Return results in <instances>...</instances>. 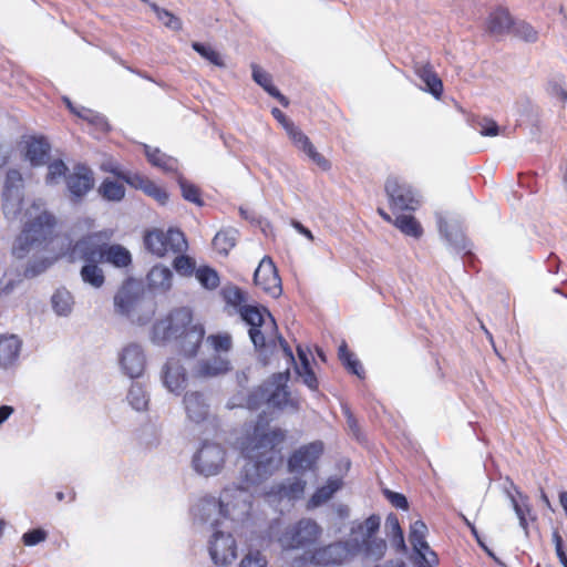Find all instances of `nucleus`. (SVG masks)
<instances>
[{"label":"nucleus","instance_id":"1","mask_svg":"<svg viewBox=\"0 0 567 567\" xmlns=\"http://www.w3.org/2000/svg\"><path fill=\"white\" fill-rule=\"evenodd\" d=\"M286 439V431L276 427L264 431L256 426L251 435L241 443V453L246 463L241 468V481L248 485H258L270 476L276 468L277 446Z\"/></svg>","mask_w":567,"mask_h":567},{"label":"nucleus","instance_id":"2","mask_svg":"<svg viewBox=\"0 0 567 567\" xmlns=\"http://www.w3.org/2000/svg\"><path fill=\"white\" fill-rule=\"evenodd\" d=\"M204 337V326L193 322V311L188 307L173 309L166 318L156 320L151 329V341L154 344L174 340L179 352L187 358L197 355Z\"/></svg>","mask_w":567,"mask_h":567},{"label":"nucleus","instance_id":"3","mask_svg":"<svg viewBox=\"0 0 567 567\" xmlns=\"http://www.w3.org/2000/svg\"><path fill=\"white\" fill-rule=\"evenodd\" d=\"M114 307L117 313L125 316L132 323L145 326L153 319L157 303L141 281L128 278L114 296Z\"/></svg>","mask_w":567,"mask_h":567},{"label":"nucleus","instance_id":"4","mask_svg":"<svg viewBox=\"0 0 567 567\" xmlns=\"http://www.w3.org/2000/svg\"><path fill=\"white\" fill-rule=\"evenodd\" d=\"M55 218L42 212L28 221L12 246V255L18 259L25 258L31 251H42L53 238Z\"/></svg>","mask_w":567,"mask_h":567},{"label":"nucleus","instance_id":"5","mask_svg":"<svg viewBox=\"0 0 567 567\" xmlns=\"http://www.w3.org/2000/svg\"><path fill=\"white\" fill-rule=\"evenodd\" d=\"M322 532V527L315 519L303 517L288 525L278 537V543L285 550L302 549L307 557L318 545Z\"/></svg>","mask_w":567,"mask_h":567},{"label":"nucleus","instance_id":"6","mask_svg":"<svg viewBox=\"0 0 567 567\" xmlns=\"http://www.w3.org/2000/svg\"><path fill=\"white\" fill-rule=\"evenodd\" d=\"M238 313L240 319L249 326L248 334L255 350L260 355L265 354L267 352V342L261 327L269 324L271 330L277 332V322L274 316L267 307L259 303L241 306L238 309Z\"/></svg>","mask_w":567,"mask_h":567},{"label":"nucleus","instance_id":"7","mask_svg":"<svg viewBox=\"0 0 567 567\" xmlns=\"http://www.w3.org/2000/svg\"><path fill=\"white\" fill-rule=\"evenodd\" d=\"M112 233L107 230H100L89 233L79 238L69 250V258L71 261L83 260L84 264H100L103 262L104 248L110 239Z\"/></svg>","mask_w":567,"mask_h":567},{"label":"nucleus","instance_id":"8","mask_svg":"<svg viewBox=\"0 0 567 567\" xmlns=\"http://www.w3.org/2000/svg\"><path fill=\"white\" fill-rule=\"evenodd\" d=\"M324 453V443L320 440L303 444L291 452L287 460V470L297 476L306 473L317 474L319 460Z\"/></svg>","mask_w":567,"mask_h":567},{"label":"nucleus","instance_id":"9","mask_svg":"<svg viewBox=\"0 0 567 567\" xmlns=\"http://www.w3.org/2000/svg\"><path fill=\"white\" fill-rule=\"evenodd\" d=\"M225 449L214 442L204 441L194 454L192 464L196 473L209 477L220 473L225 464Z\"/></svg>","mask_w":567,"mask_h":567},{"label":"nucleus","instance_id":"10","mask_svg":"<svg viewBox=\"0 0 567 567\" xmlns=\"http://www.w3.org/2000/svg\"><path fill=\"white\" fill-rule=\"evenodd\" d=\"M220 522L214 519V533L209 540L208 551L213 563L217 566L231 564L237 557V544L231 533L219 529Z\"/></svg>","mask_w":567,"mask_h":567},{"label":"nucleus","instance_id":"11","mask_svg":"<svg viewBox=\"0 0 567 567\" xmlns=\"http://www.w3.org/2000/svg\"><path fill=\"white\" fill-rule=\"evenodd\" d=\"M23 203V178L18 169L7 172L2 190V210L7 219L13 220L21 212Z\"/></svg>","mask_w":567,"mask_h":567},{"label":"nucleus","instance_id":"12","mask_svg":"<svg viewBox=\"0 0 567 567\" xmlns=\"http://www.w3.org/2000/svg\"><path fill=\"white\" fill-rule=\"evenodd\" d=\"M390 208L394 210L414 212L420 206L419 193L408 183L396 177H389L384 185Z\"/></svg>","mask_w":567,"mask_h":567},{"label":"nucleus","instance_id":"13","mask_svg":"<svg viewBox=\"0 0 567 567\" xmlns=\"http://www.w3.org/2000/svg\"><path fill=\"white\" fill-rule=\"evenodd\" d=\"M352 556L350 539H348L344 542H334L327 546H316L306 559L317 566H329L341 565Z\"/></svg>","mask_w":567,"mask_h":567},{"label":"nucleus","instance_id":"14","mask_svg":"<svg viewBox=\"0 0 567 567\" xmlns=\"http://www.w3.org/2000/svg\"><path fill=\"white\" fill-rule=\"evenodd\" d=\"M254 284L274 298L282 293L278 269L269 256H265L256 268Z\"/></svg>","mask_w":567,"mask_h":567},{"label":"nucleus","instance_id":"15","mask_svg":"<svg viewBox=\"0 0 567 567\" xmlns=\"http://www.w3.org/2000/svg\"><path fill=\"white\" fill-rule=\"evenodd\" d=\"M426 533V524L417 519L410 525L409 539L420 558L421 567H435L439 564V558L436 553L430 548L429 543L425 540Z\"/></svg>","mask_w":567,"mask_h":567},{"label":"nucleus","instance_id":"16","mask_svg":"<svg viewBox=\"0 0 567 567\" xmlns=\"http://www.w3.org/2000/svg\"><path fill=\"white\" fill-rule=\"evenodd\" d=\"M94 182L93 171L87 165L82 163L74 165L73 172L68 175L65 181L71 200L81 202L93 189Z\"/></svg>","mask_w":567,"mask_h":567},{"label":"nucleus","instance_id":"17","mask_svg":"<svg viewBox=\"0 0 567 567\" xmlns=\"http://www.w3.org/2000/svg\"><path fill=\"white\" fill-rule=\"evenodd\" d=\"M436 223L441 236L455 250L456 254L471 256L466 237L456 223H449L441 214H436Z\"/></svg>","mask_w":567,"mask_h":567},{"label":"nucleus","instance_id":"18","mask_svg":"<svg viewBox=\"0 0 567 567\" xmlns=\"http://www.w3.org/2000/svg\"><path fill=\"white\" fill-rule=\"evenodd\" d=\"M193 514L202 523H213L214 519L220 522V518L227 519L229 517V508L228 504L223 499H218L215 496H205L194 507Z\"/></svg>","mask_w":567,"mask_h":567},{"label":"nucleus","instance_id":"19","mask_svg":"<svg viewBox=\"0 0 567 567\" xmlns=\"http://www.w3.org/2000/svg\"><path fill=\"white\" fill-rule=\"evenodd\" d=\"M286 133L293 145L306 153L322 171H329L331 168V163L322 154L317 152L309 137L296 124L290 125Z\"/></svg>","mask_w":567,"mask_h":567},{"label":"nucleus","instance_id":"20","mask_svg":"<svg viewBox=\"0 0 567 567\" xmlns=\"http://www.w3.org/2000/svg\"><path fill=\"white\" fill-rule=\"evenodd\" d=\"M146 358L141 346L131 343L123 349L120 364L123 372L131 379L140 378L145 369Z\"/></svg>","mask_w":567,"mask_h":567},{"label":"nucleus","instance_id":"21","mask_svg":"<svg viewBox=\"0 0 567 567\" xmlns=\"http://www.w3.org/2000/svg\"><path fill=\"white\" fill-rule=\"evenodd\" d=\"M353 556L363 553L364 557L374 561L381 560L386 551V542L383 538L369 537L350 539Z\"/></svg>","mask_w":567,"mask_h":567},{"label":"nucleus","instance_id":"22","mask_svg":"<svg viewBox=\"0 0 567 567\" xmlns=\"http://www.w3.org/2000/svg\"><path fill=\"white\" fill-rule=\"evenodd\" d=\"M163 383L174 393H179L186 388V370L178 360L171 359L165 363L163 369Z\"/></svg>","mask_w":567,"mask_h":567},{"label":"nucleus","instance_id":"23","mask_svg":"<svg viewBox=\"0 0 567 567\" xmlns=\"http://www.w3.org/2000/svg\"><path fill=\"white\" fill-rule=\"evenodd\" d=\"M51 144L45 136H33L25 145V158L32 167L43 166L50 158Z\"/></svg>","mask_w":567,"mask_h":567},{"label":"nucleus","instance_id":"24","mask_svg":"<svg viewBox=\"0 0 567 567\" xmlns=\"http://www.w3.org/2000/svg\"><path fill=\"white\" fill-rule=\"evenodd\" d=\"M63 102L72 114L86 121L99 132L106 134L111 131V125L103 114L84 106H75L68 96H63Z\"/></svg>","mask_w":567,"mask_h":567},{"label":"nucleus","instance_id":"25","mask_svg":"<svg viewBox=\"0 0 567 567\" xmlns=\"http://www.w3.org/2000/svg\"><path fill=\"white\" fill-rule=\"evenodd\" d=\"M184 405L187 417L190 421L195 423H200L207 419L209 405L206 402L205 395L202 392H187L184 395Z\"/></svg>","mask_w":567,"mask_h":567},{"label":"nucleus","instance_id":"26","mask_svg":"<svg viewBox=\"0 0 567 567\" xmlns=\"http://www.w3.org/2000/svg\"><path fill=\"white\" fill-rule=\"evenodd\" d=\"M143 151L152 166L161 168L166 173H177L178 161L175 157L167 155L158 147H152L147 144H143Z\"/></svg>","mask_w":567,"mask_h":567},{"label":"nucleus","instance_id":"27","mask_svg":"<svg viewBox=\"0 0 567 567\" xmlns=\"http://www.w3.org/2000/svg\"><path fill=\"white\" fill-rule=\"evenodd\" d=\"M252 80L260 85L271 97L276 99L284 107L289 105V100L277 86L274 85L271 75L264 71L259 65L252 63Z\"/></svg>","mask_w":567,"mask_h":567},{"label":"nucleus","instance_id":"28","mask_svg":"<svg viewBox=\"0 0 567 567\" xmlns=\"http://www.w3.org/2000/svg\"><path fill=\"white\" fill-rule=\"evenodd\" d=\"M147 284L150 289L166 292L173 285L172 270L163 265H155L147 274Z\"/></svg>","mask_w":567,"mask_h":567},{"label":"nucleus","instance_id":"29","mask_svg":"<svg viewBox=\"0 0 567 567\" xmlns=\"http://www.w3.org/2000/svg\"><path fill=\"white\" fill-rule=\"evenodd\" d=\"M513 22L514 19L507 9L497 8L487 18V31L494 35H502L511 31Z\"/></svg>","mask_w":567,"mask_h":567},{"label":"nucleus","instance_id":"30","mask_svg":"<svg viewBox=\"0 0 567 567\" xmlns=\"http://www.w3.org/2000/svg\"><path fill=\"white\" fill-rule=\"evenodd\" d=\"M21 341L17 336L0 337V367L7 368L17 361Z\"/></svg>","mask_w":567,"mask_h":567},{"label":"nucleus","instance_id":"31","mask_svg":"<svg viewBox=\"0 0 567 567\" xmlns=\"http://www.w3.org/2000/svg\"><path fill=\"white\" fill-rule=\"evenodd\" d=\"M417 76L424 83V90L433 95L435 99H440L443 94V83L439 75L434 72L430 63L423 64L416 69Z\"/></svg>","mask_w":567,"mask_h":567},{"label":"nucleus","instance_id":"32","mask_svg":"<svg viewBox=\"0 0 567 567\" xmlns=\"http://www.w3.org/2000/svg\"><path fill=\"white\" fill-rule=\"evenodd\" d=\"M239 231L236 228L227 227L216 233L213 238L214 249L221 256H228L229 251L237 245Z\"/></svg>","mask_w":567,"mask_h":567},{"label":"nucleus","instance_id":"33","mask_svg":"<svg viewBox=\"0 0 567 567\" xmlns=\"http://www.w3.org/2000/svg\"><path fill=\"white\" fill-rule=\"evenodd\" d=\"M103 262L111 264L116 268H125L132 264L131 252L118 244L109 245L104 248Z\"/></svg>","mask_w":567,"mask_h":567},{"label":"nucleus","instance_id":"34","mask_svg":"<svg viewBox=\"0 0 567 567\" xmlns=\"http://www.w3.org/2000/svg\"><path fill=\"white\" fill-rule=\"evenodd\" d=\"M230 370V362L220 357L202 360L198 362L196 374L198 377H217Z\"/></svg>","mask_w":567,"mask_h":567},{"label":"nucleus","instance_id":"35","mask_svg":"<svg viewBox=\"0 0 567 567\" xmlns=\"http://www.w3.org/2000/svg\"><path fill=\"white\" fill-rule=\"evenodd\" d=\"M385 529L391 539L392 546L396 551L406 553L408 547L404 539V533L401 528L399 518L395 514L390 513L385 519Z\"/></svg>","mask_w":567,"mask_h":567},{"label":"nucleus","instance_id":"36","mask_svg":"<svg viewBox=\"0 0 567 567\" xmlns=\"http://www.w3.org/2000/svg\"><path fill=\"white\" fill-rule=\"evenodd\" d=\"M338 358L349 373L357 375L359 379H364L365 371H364L360 360L357 359L354 353H352L349 350L346 342H342L339 346Z\"/></svg>","mask_w":567,"mask_h":567},{"label":"nucleus","instance_id":"37","mask_svg":"<svg viewBox=\"0 0 567 567\" xmlns=\"http://www.w3.org/2000/svg\"><path fill=\"white\" fill-rule=\"evenodd\" d=\"M144 245L148 251L163 257L167 252L165 231L158 228L146 231Z\"/></svg>","mask_w":567,"mask_h":567},{"label":"nucleus","instance_id":"38","mask_svg":"<svg viewBox=\"0 0 567 567\" xmlns=\"http://www.w3.org/2000/svg\"><path fill=\"white\" fill-rule=\"evenodd\" d=\"M517 495L519 499H517L515 496L509 495L513 509L519 520V526L524 530V534L526 537L529 536V528H528V522L526 518V515H529L532 512V507L528 502V496L522 494L519 491H517Z\"/></svg>","mask_w":567,"mask_h":567},{"label":"nucleus","instance_id":"39","mask_svg":"<svg viewBox=\"0 0 567 567\" xmlns=\"http://www.w3.org/2000/svg\"><path fill=\"white\" fill-rule=\"evenodd\" d=\"M340 481L329 478L326 485L318 487L308 501V507L315 508L332 497V495L340 488Z\"/></svg>","mask_w":567,"mask_h":567},{"label":"nucleus","instance_id":"40","mask_svg":"<svg viewBox=\"0 0 567 567\" xmlns=\"http://www.w3.org/2000/svg\"><path fill=\"white\" fill-rule=\"evenodd\" d=\"M393 225L406 236L419 239L423 235V228L417 219L412 215L401 214L398 215Z\"/></svg>","mask_w":567,"mask_h":567},{"label":"nucleus","instance_id":"41","mask_svg":"<svg viewBox=\"0 0 567 567\" xmlns=\"http://www.w3.org/2000/svg\"><path fill=\"white\" fill-rule=\"evenodd\" d=\"M51 303L58 316L66 317L71 313L74 301L71 292L65 288H61L53 293Z\"/></svg>","mask_w":567,"mask_h":567},{"label":"nucleus","instance_id":"42","mask_svg":"<svg viewBox=\"0 0 567 567\" xmlns=\"http://www.w3.org/2000/svg\"><path fill=\"white\" fill-rule=\"evenodd\" d=\"M176 182L181 188L182 197L199 207L204 206L202 192L197 185L187 181L183 174H177Z\"/></svg>","mask_w":567,"mask_h":567},{"label":"nucleus","instance_id":"43","mask_svg":"<svg viewBox=\"0 0 567 567\" xmlns=\"http://www.w3.org/2000/svg\"><path fill=\"white\" fill-rule=\"evenodd\" d=\"M80 276L84 284L94 288H101L105 282L104 272L99 264H84L80 270Z\"/></svg>","mask_w":567,"mask_h":567},{"label":"nucleus","instance_id":"44","mask_svg":"<svg viewBox=\"0 0 567 567\" xmlns=\"http://www.w3.org/2000/svg\"><path fill=\"white\" fill-rule=\"evenodd\" d=\"M99 194L105 200L121 202L125 197V187L116 181L105 178L99 187Z\"/></svg>","mask_w":567,"mask_h":567},{"label":"nucleus","instance_id":"45","mask_svg":"<svg viewBox=\"0 0 567 567\" xmlns=\"http://www.w3.org/2000/svg\"><path fill=\"white\" fill-rule=\"evenodd\" d=\"M193 50L198 53L203 59L207 60L213 65L225 69L226 63L219 52H217L212 44L205 42H192Z\"/></svg>","mask_w":567,"mask_h":567},{"label":"nucleus","instance_id":"46","mask_svg":"<svg viewBox=\"0 0 567 567\" xmlns=\"http://www.w3.org/2000/svg\"><path fill=\"white\" fill-rule=\"evenodd\" d=\"M272 383L264 382L261 385L252 389L246 398V406L256 411L267 403L268 390H271Z\"/></svg>","mask_w":567,"mask_h":567},{"label":"nucleus","instance_id":"47","mask_svg":"<svg viewBox=\"0 0 567 567\" xmlns=\"http://www.w3.org/2000/svg\"><path fill=\"white\" fill-rule=\"evenodd\" d=\"M307 482L300 477H295L293 480L288 481L287 483L280 484L278 488V493L282 497H287L289 499H299L302 497L305 493Z\"/></svg>","mask_w":567,"mask_h":567},{"label":"nucleus","instance_id":"48","mask_svg":"<svg viewBox=\"0 0 567 567\" xmlns=\"http://www.w3.org/2000/svg\"><path fill=\"white\" fill-rule=\"evenodd\" d=\"M195 276L199 284L207 290H215L220 284L218 272L209 266H200L196 269Z\"/></svg>","mask_w":567,"mask_h":567},{"label":"nucleus","instance_id":"49","mask_svg":"<svg viewBox=\"0 0 567 567\" xmlns=\"http://www.w3.org/2000/svg\"><path fill=\"white\" fill-rule=\"evenodd\" d=\"M130 405L136 411H143L147 408L148 398L143 385L138 382L132 383L127 396Z\"/></svg>","mask_w":567,"mask_h":567},{"label":"nucleus","instance_id":"50","mask_svg":"<svg viewBox=\"0 0 567 567\" xmlns=\"http://www.w3.org/2000/svg\"><path fill=\"white\" fill-rule=\"evenodd\" d=\"M48 173L45 176V183L48 185L58 184L62 178L66 181L69 167L63 159L58 158L52 162H48Z\"/></svg>","mask_w":567,"mask_h":567},{"label":"nucleus","instance_id":"51","mask_svg":"<svg viewBox=\"0 0 567 567\" xmlns=\"http://www.w3.org/2000/svg\"><path fill=\"white\" fill-rule=\"evenodd\" d=\"M290 392L285 384H274L268 390L267 404L276 409H284L289 401Z\"/></svg>","mask_w":567,"mask_h":567},{"label":"nucleus","instance_id":"52","mask_svg":"<svg viewBox=\"0 0 567 567\" xmlns=\"http://www.w3.org/2000/svg\"><path fill=\"white\" fill-rule=\"evenodd\" d=\"M151 9L156 14L157 19L168 29L173 31H181L183 28L182 20L173 12L161 8L156 3H150Z\"/></svg>","mask_w":567,"mask_h":567},{"label":"nucleus","instance_id":"53","mask_svg":"<svg viewBox=\"0 0 567 567\" xmlns=\"http://www.w3.org/2000/svg\"><path fill=\"white\" fill-rule=\"evenodd\" d=\"M511 32L515 37L528 43H534L538 40V32L536 31V29L530 23L524 20H514Z\"/></svg>","mask_w":567,"mask_h":567},{"label":"nucleus","instance_id":"54","mask_svg":"<svg viewBox=\"0 0 567 567\" xmlns=\"http://www.w3.org/2000/svg\"><path fill=\"white\" fill-rule=\"evenodd\" d=\"M167 251L182 252L187 249V240L184 233L178 228H169L165 233Z\"/></svg>","mask_w":567,"mask_h":567},{"label":"nucleus","instance_id":"55","mask_svg":"<svg viewBox=\"0 0 567 567\" xmlns=\"http://www.w3.org/2000/svg\"><path fill=\"white\" fill-rule=\"evenodd\" d=\"M546 92L550 97L556 99L559 102H565L567 100V90L565 89V76L558 74L549 79L546 84Z\"/></svg>","mask_w":567,"mask_h":567},{"label":"nucleus","instance_id":"56","mask_svg":"<svg viewBox=\"0 0 567 567\" xmlns=\"http://www.w3.org/2000/svg\"><path fill=\"white\" fill-rule=\"evenodd\" d=\"M221 295L226 303L237 308V310L247 301V293L237 286L224 288Z\"/></svg>","mask_w":567,"mask_h":567},{"label":"nucleus","instance_id":"57","mask_svg":"<svg viewBox=\"0 0 567 567\" xmlns=\"http://www.w3.org/2000/svg\"><path fill=\"white\" fill-rule=\"evenodd\" d=\"M381 518L377 514L370 515L364 523H360L351 528V534L361 533L365 529L363 538L374 537L380 528Z\"/></svg>","mask_w":567,"mask_h":567},{"label":"nucleus","instance_id":"58","mask_svg":"<svg viewBox=\"0 0 567 567\" xmlns=\"http://www.w3.org/2000/svg\"><path fill=\"white\" fill-rule=\"evenodd\" d=\"M173 268L178 275L190 277L196 271V264L192 257L179 255L173 260Z\"/></svg>","mask_w":567,"mask_h":567},{"label":"nucleus","instance_id":"59","mask_svg":"<svg viewBox=\"0 0 567 567\" xmlns=\"http://www.w3.org/2000/svg\"><path fill=\"white\" fill-rule=\"evenodd\" d=\"M143 192L147 196L154 198L162 206L166 205L169 199L168 192L164 187L158 186L150 178L145 184Z\"/></svg>","mask_w":567,"mask_h":567},{"label":"nucleus","instance_id":"60","mask_svg":"<svg viewBox=\"0 0 567 567\" xmlns=\"http://www.w3.org/2000/svg\"><path fill=\"white\" fill-rule=\"evenodd\" d=\"M51 265L52 261L49 258L30 261L24 268L23 275L25 278H34L45 271Z\"/></svg>","mask_w":567,"mask_h":567},{"label":"nucleus","instance_id":"61","mask_svg":"<svg viewBox=\"0 0 567 567\" xmlns=\"http://www.w3.org/2000/svg\"><path fill=\"white\" fill-rule=\"evenodd\" d=\"M267 559L259 550H249L238 567H267Z\"/></svg>","mask_w":567,"mask_h":567},{"label":"nucleus","instance_id":"62","mask_svg":"<svg viewBox=\"0 0 567 567\" xmlns=\"http://www.w3.org/2000/svg\"><path fill=\"white\" fill-rule=\"evenodd\" d=\"M48 533L43 528H33L22 535V542L25 546L32 547L44 542Z\"/></svg>","mask_w":567,"mask_h":567},{"label":"nucleus","instance_id":"63","mask_svg":"<svg viewBox=\"0 0 567 567\" xmlns=\"http://www.w3.org/2000/svg\"><path fill=\"white\" fill-rule=\"evenodd\" d=\"M207 340L210 342V344L213 346V348L220 352V351H228L230 350L231 348V337L227 333L225 334H221V333H217V334H210Z\"/></svg>","mask_w":567,"mask_h":567},{"label":"nucleus","instance_id":"64","mask_svg":"<svg viewBox=\"0 0 567 567\" xmlns=\"http://www.w3.org/2000/svg\"><path fill=\"white\" fill-rule=\"evenodd\" d=\"M120 179L126 183L128 186L141 190L144 189V186L148 181L147 177L130 171H125L123 176H120Z\"/></svg>","mask_w":567,"mask_h":567}]
</instances>
